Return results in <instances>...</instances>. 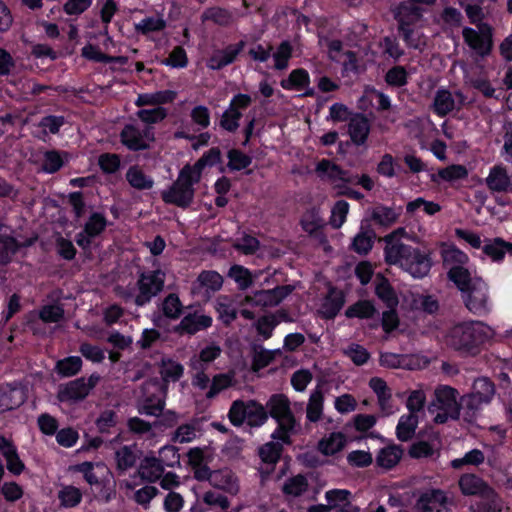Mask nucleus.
Returning <instances> with one entry per match:
<instances>
[{
    "mask_svg": "<svg viewBox=\"0 0 512 512\" xmlns=\"http://www.w3.org/2000/svg\"><path fill=\"white\" fill-rule=\"evenodd\" d=\"M449 279L461 291L466 308L477 315L488 311V287L479 277H472L461 265H455L448 272Z\"/></svg>",
    "mask_w": 512,
    "mask_h": 512,
    "instance_id": "1",
    "label": "nucleus"
},
{
    "mask_svg": "<svg viewBox=\"0 0 512 512\" xmlns=\"http://www.w3.org/2000/svg\"><path fill=\"white\" fill-rule=\"evenodd\" d=\"M81 367L82 360L78 356L67 357L56 363V370L63 377H71L77 374Z\"/></svg>",
    "mask_w": 512,
    "mask_h": 512,
    "instance_id": "42",
    "label": "nucleus"
},
{
    "mask_svg": "<svg viewBox=\"0 0 512 512\" xmlns=\"http://www.w3.org/2000/svg\"><path fill=\"white\" fill-rule=\"evenodd\" d=\"M279 441L266 443L260 448L259 455L263 462L275 464L279 460L283 449L282 443Z\"/></svg>",
    "mask_w": 512,
    "mask_h": 512,
    "instance_id": "46",
    "label": "nucleus"
},
{
    "mask_svg": "<svg viewBox=\"0 0 512 512\" xmlns=\"http://www.w3.org/2000/svg\"><path fill=\"white\" fill-rule=\"evenodd\" d=\"M484 460H485L484 453L479 449H473V450L469 451L468 453H466L464 455V457L459 458V459H454L451 462V466L454 469H460L464 465L478 466V465L482 464L484 462Z\"/></svg>",
    "mask_w": 512,
    "mask_h": 512,
    "instance_id": "51",
    "label": "nucleus"
},
{
    "mask_svg": "<svg viewBox=\"0 0 512 512\" xmlns=\"http://www.w3.org/2000/svg\"><path fill=\"white\" fill-rule=\"evenodd\" d=\"M241 116V112L237 109L228 108L222 115L220 126L229 132H234L239 127L238 121Z\"/></svg>",
    "mask_w": 512,
    "mask_h": 512,
    "instance_id": "60",
    "label": "nucleus"
},
{
    "mask_svg": "<svg viewBox=\"0 0 512 512\" xmlns=\"http://www.w3.org/2000/svg\"><path fill=\"white\" fill-rule=\"evenodd\" d=\"M176 93L171 90L158 91L154 93L140 94L135 102L138 107L144 105H160L172 102Z\"/></svg>",
    "mask_w": 512,
    "mask_h": 512,
    "instance_id": "30",
    "label": "nucleus"
},
{
    "mask_svg": "<svg viewBox=\"0 0 512 512\" xmlns=\"http://www.w3.org/2000/svg\"><path fill=\"white\" fill-rule=\"evenodd\" d=\"M266 408L270 416L278 423V429L272 434V438L289 444V434L296 425V419L290 409L289 399L283 394L272 395L266 404Z\"/></svg>",
    "mask_w": 512,
    "mask_h": 512,
    "instance_id": "5",
    "label": "nucleus"
},
{
    "mask_svg": "<svg viewBox=\"0 0 512 512\" xmlns=\"http://www.w3.org/2000/svg\"><path fill=\"white\" fill-rule=\"evenodd\" d=\"M416 3L402 2L393 10L398 26H412L421 19L422 9Z\"/></svg>",
    "mask_w": 512,
    "mask_h": 512,
    "instance_id": "14",
    "label": "nucleus"
},
{
    "mask_svg": "<svg viewBox=\"0 0 512 512\" xmlns=\"http://www.w3.org/2000/svg\"><path fill=\"white\" fill-rule=\"evenodd\" d=\"M245 43L240 41L237 44L229 45L223 50L216 51L208 61V67L213 70H219L231 64L237 55L244 48Z\"/></svg>",
    "mask_w": 512,
    "mask_h": 512,
    "instance_id": "15",
    "label": "nucleus"
},
{
    "mask_svg": "<svg viewBox=\"0 0 512 512\" xmlns=\"http://www.w3.org/2000/svg\"><path fill=\"white\" fill-rule=\"evenodd\" d=\"M308 489V481L305 476L299 474L286 480L282 491L286 496L299 497Z\"/></svg>",
    "mask_w": 512,
    "mask_h": 512,
    "instance_id": "37",
    "label": "nucleus"
},
{
    "mask_svg": "<svg viewBox=\"0 0 512 512\" xmlns=\"http://www.w3.org/2000/svg\"><path fill=\"white\" fill-rule=\"evenodd\" d=\"M375 232L372 229H363L358 233L352 242V249L358 254H367L373 246Z\"/></svg>",
    "mask_w": 512,
    "mask_h": 512,
    "instance_id": "35",
    "label": "nucleus"
},
{
    "mask_svg": "<svg viewBox=\"0 0 512 512\" xmlns=\"http://www.w3.org/2000/svg\"><path fill=\"white\" fill-rule=\"evenodd\" d=\"M465 103V97L461 92H456L455 96L450 91L441 89L435 94L433 107L438 116H446L455 108L460 109Z\"/></svg>",
    "mask_w": 512,
    "mask_h": 512,
    "instance_id": "12",
    "label": "nucleus"
},
{
    "mask_svg": "<svg viewBox=\"0 0 512 512\" xmlns=\"http://www.w3.org/2000/svg\"><path fill=\"white\" fill-rule=\"evenodd\" d=\"M375 291L388 308H395L398 305V298L387 279L382 278L377 284Z\"/></svg>",
    "mask_w": 512,
    "mask_h": 512,
    "instance_id": "41",
    "label": "nucleus"
},
{
    "mask_svg": "<svg viewBox=\"0 0 512 512\" xmlns=\"http://www.w3.org/2000/svg\"><path fill=\"white\" fill-rule=\"evenodd\" d=\"M246 414V421L250 426H260L268 418L265 407L253 400L247 402Z\"/></svg>",
    "mask_w": 512,
    "mask_h": 512,
    "instance_id": "39",
    "label": "nucleus"
},
{
    "mask_svg": "<svg viewBox=\"0 0 512 512\" xmlns=\"http://www.w3.org/2000/svg\"><path fill=\"white\" fill-rule=\"evenodd\" d=\"M228 276L238 284V287L241 290L247 289L253 283L249 270L239 265L232 266L229 270Z\"/></svg>",
    "mask_w": 512,
    "mask_h": 512,
    "instance_id": "48",
    "label": "nucleus"
},
{
    "mask_svg": "<svg viewBox=\"0 0 512 512\" xmlns=\"http://www.w3.org/2000/svg\"><path fill=\"white\" fill-rule=\"evenodd\" d=\"M385 260L390 265H400L413 277L418 278L426 276L431 268V259L428 254L401 241L386 244Z\"/></svg>",
    "mask_w": 512,
    "mask_h": 512,
    "instance_id": "2",
    "label": "nucleus"
},
{
    "mask_svg": "<svg viewBox=\"0 0 512 512\" xmlns=\"http://www.w3.org/2000/svg\"><path fill=\"white\" fill-rule=\"evenodd\" d=\"M448 502L444 491L431 489L423 492L416 502V509L421 512L439 511Z\"/></svg>",
    "mask_w": 512,
    "mask_h": 512,
    "instance_id": "13",
    "label": "nucleus"
},
{
    "mask_svg": "<svg viewBox=\"0 0 512 512\" xmlns=\"http://www.w3.org/2000/svg\"><path fill=\"white\" fill-rule=\"evenodd\" d=\"M309 82L308 73L304 69L293 70L287 80H283L281 85L283 88L288 89L293 86L304 87Z\"/></svg>",
    "mask_w": 512,
    "mask_h": 512,
    "instance_id": "63",
    "label": "nucleus"
},
{
    "mask_svg": "<svg viewBox=\"0 0 512 512\" xmlns=\"http://www.w3.org/2000/svg\"><path fill=\"white\" fill-rule=\"evenodd\" d=\"M417 425H418L417 414H408V415L402 416L400 418L397 428H396L397 438L400 441L410 440L415 434Z\"/></svg>",
    "mask_w": 512,
    "mask_h": 512,
    "instance_id": "31",
    "label": "nucleus"
},
{
    "mask_svg": "<svg viewBox=\"0 0 512 512\" xmlns=\"http://www.w3.org/2000/svg\"><path fill=\"white\" fill-rule=\"evenodd\" d=\"M485 182L492 192H506L509 190L512 181L505 167L495 165L490 169Z\"/></svg>",
    "mask_w": 512,
    "mask_h": 512,
    "instance_id": "18",
    "label": "nucleus"
},
{
    "mask_svg": "<svg viewBox=\"0 0 512 512\" xmlns=\"http://www.w3.org/2000/svg\"><path fill=\"white\" fill-rule=\"evenodd\" d=\"M484 329L481 322L456 325L447 333L446 344L454 350L468 352L485 340Z\"/></svg>",
    "mask_w": 512,
    "mask_h": 512,
    "instance_id": "6",
    "label": "nucleus"
},
{
    "mask_svg": "<svg viewBox=\"0 0 512 512\" xmlns=\"http://www.w3.org/2000/svg\"><path fill=\"white\" fill-rule=\"evenodd\" d=\"M247 402L236 400L232 403L229 410V420L234 426H241L247 418Z\"/></svg>",
    "mask_w": 512,
    "mask_h": 512,
    "instance_id": "55",
    "label": "nucleus"
},
{
    "mask_svg": "<svg viewBox=\"0 0 512 512\" xmlns=\"http://www.w3.org/2000/svg\"><path fill=\"white\" fill-rule=\"evenodd\" d=\"M426 403V395L422 389L413 390L410 392L406 407L409 410V414H417L423 410Z\"/></svg>",
    "mask_w": 512,
    "mask_h": 512,
    "instance_id": "57",
    "label": "nucleus"
},
{
    "mask_svg": "<svg viewBox=\"0 0 512 512\" xmlns=\"http://www.w3.org/2000/svg\"><path fill=\"white\" fill-rule=\"evenodd\" d=\"M323 410V394L321 390H315L309 399L306 413L307 418L311 422H317L320 420Z\"/></svg>",
    "mask_w": 512,
    "mask_h": 512,
    "instance_id": "44",
    "label": "nucleus"
},
{
    "mask_svg": "<svg viewBox=\"0 0 512 512\" xmlns=\"http://www.w3.org/2000/svg\"><path fill=\"white\" fill-rule=\"evenodd\" d=\"M24 402L21 390L10 387L0 388V413L19 407Z\"/></svg>",
    "mask_w": 512,
    "mask_h": 512,
    "instance_id": "28",
    "label": "nucleus"
},
{
    "mask_svg": "<svg viewBox=\"0 0 512 512\" xmlns=\"http://www.w3.org/2000/svg\"><path fill=\"white\" fill-rule=\"evenodd\" d=\"M375 312L374 306L369 301H359L354 305L348 307L345 315L348 318L359 317V318H370Z\"/></svg>",
    "mask_w": 512,
    "mask_h": 512,
    "instance_id": "52",
    "label": "nucleus"
},
{
    "mask_svg": "<svg viewBox=\"0 0 512 512\" xmlns=\"http://www.w3.org/2000/svg\"><path fill=\"white\" fill-rule=\"evenodd\" d=\"M292 54V47L288 41H283L278 47L273 57L275 59V68L282 70L288 65V60Z\"/></svg>",
    "mask_w": 512,
    "mask_h": 512,
    "instance_id": "64",
    "label": "nucleus"
},
{
    "mask_svg": "<svg viewBox=\"0 0 512 512\" xmlns=\"http://www.w3.org/2000/svg\"><path fill=\"white\" fill-rule=\"evenodd\" d=\"M106 227V219L99 213H93L85 224V233L89 236H98Z\"/></svg>",
    "mask_w": 512,
    "mask_h": 512,
    "instance_id": "61",
    "label": "nucleus"
},
{
    "mask_svg": "<svg viewBox=\"0 0 512 512\" xmlns=\"http://www.w3.org/2000/svg\"><path fill=\"white\" fill-rule=\"evenodd\" d=\"M458 484L462 494L465 496L480 497L489 488V485L475 474L462 475Z\"/></svg>",
    "mask_w": 512,
    "mask_h": 512,
    "instance_id": "22",
    "label": "nucleus"
},
{
    "mask_svg": "<svg viewBox=\"0 0 512 512\" xmlns=\"http://www.w3.org/2000/svg\"><path fill=\"white\" fill-rule=\"evenodd\" d=\"M344 305V296L342 292L331 289L325 298L320 313L326 319L334 318Z\"/></svg>",
    "mask_w": 512,
    "mask_h": 512,
    "instance_id": "27",
    "label": "nucleus"
},
{
    "mask_svg": "<svg viewBox=\"0 0 512 512\" xmlns=\"http://www.w3.org/2000/svg\"><path fill=\"white\" fill-rule=\"evenodd\" d=\"M346 443V437L341 432H333L319 442V450L325 455L339 452Z\"/></svg>",
    "mask_w": 512,
    "mask_h": 512,
    "instance_id": "34",
    "label": "nucleus"
},
{
    "mask_svg": "<svg viewBox=\"0 0 512 512\" xmlns=\"http://www.w3.org/2000/svg\"><path fill=\"white\" fill-rule=\"evenodd\" d=\"M403 456V449L398 445L382 448L376 456V465L384 470L394 468Z\"/></svg>",
    "mask_w": 512,
    "mask_h": 512,
    "instance_id": "23",
    "label": "nucleus"
},
{
    "mask_svg": "<svg viewBox=\"0 0 512 512\" xmlns=\"http://www.w3.org/2000/svg\"><path fill=\"white\" fill-rule=\"evenodd\" d=\"M223 284L222 276L212 270L202 271L192 284V293L209 298L210 293L218 291Z\"/></svg>",
    "mask_w": 512,
    "mask_h": 512,
    "instance_id": "11",
    "label": "nucleus"
},
{
    "mask_svg": "<svg viewBox=\"0 0 512 512\" xmlns=\"http://www.w3.org/2000/svg\"><path fill=\"white\" fill-rule=\"evenodd\" d=\"M463 37L467 44L481 55L489 53L491 48L490 36L484 32H477L472 28L463 30Z\"/></svg>",
    "mask_w": 512,
    "mask_h": 512,
    "instance_id": "24",
    "label": "nucleus"
},
{
    "mask_svg": "<svg viewBox=\"0 0 512 512\" xmlns=\"http://www.w3.org/2000/svg\"><path fill=\"white\" fill-rule=\"evenodd\" d=\"M18 248V243L13 237L0 236V266L8 264Z\"/></svg>",
    "mask_w": 512,
    "mask_h": 512,
    "instance_id": "45",
    "label": "nucleus"
},
{
    "mask_svg": "<svg viewBox=\"0 0 512 512\" xmlns=\"http://www.w3.org/2000/svg\"><path fill=\"white\" fill-rule=\"evenodd\" d=\"M138 118L147 124H154L162 121L167 116V111L163 107H155L152 109H142L137 112Z\"/></svg>",
    "mask_w": 512,
    "mask_h": 512,
    "instance_id": "58",
    "label": "nucleus"
},
{
    "mask_svg": "<svg viewBox=\"0 0 512 512\" xmlns=\"http://www.w3.org/2000/svg\"><path fill=\"white\" fill-rule=\"evenodd\" d=\"M294 289L293 285H282L273 289L255 291L252 295H247L244 302L262 308L275 307L289 296Z\"/></svg>",
    "mask_w": 512,
    "mask_h": 512,
    "instance_id": "10",
    "label": "nucleus"
},
{
    "mask_svg": "<svg viewBox=\"0 0 512 512\" xmlns=\"http://www.w3.org/2000/svg\"><path fill=\"white\" fill-rule=\"evenodd\" d=\"M100 380L92 374L88 379L81 377L59 386L57 399L60 402H77L85 399Z\"/></svg>",
    "mask_w": 512,
    "mask_h": 512,
    "instance_id": "9",
    "label": "nucleus"
},
{
    "mask_svg": "<svg viewBox=\"0 0 512 512\" xmlns=\"http://www.w3.org/2000/svg\"><path fill=\"white\" fill-rule=\"evenodd\" d=\"M198 172H194L190 165H185L179 172L176 181L166 190L161 192L162 200L180 208L189 207L194 199V184L199 183Z\"/></svg>",
    "mask_w": 512,
    "mask_h": 512,
    "instance_id": "3",
    "label": "nucleus"
},
{
    "mask_svg": "<svg viewBox=\"0 0 512 512\" xmlns=\"http://www.w3.org/2000/svg\"><path fill=\"white\" fill-rule=\"evenodd\" d=\"M210 484L213 487L223 490L231 495H235L239 491L237 478L228 469L213 471Z\"/></svg>",
    "mask_w": 512,
    "mask_h": 512,
    "instance_id": "21",
    "label": "nucleus"
},
{
    "mask_svg": "<svg viewBox=\"0 0 512 512\" xmlns=\"http://www.w3.org/2000/svg\"><path fill=\"white\" fill-rule=\"evenodd\" d=\"M215 309L218 312L219 319L225 325H230L237 318L235 301L229 296L221 295L217 297Z\"/></svg>",
    "mask_w": 512,
    "mask_h": 512,
    "instance_id": "25",
    "label": "nucleus"
},
{
    "mask_svg": "<svg viewBox=\"0 0 512 512\" xmlns=\"http://www.w3.org/2000/svg\"><path fill=\"white\" fill-rule=\"evenodd\" d=\"M233 376L230 374H218L212 379V384L206 394L208 399L214 398L219 392L232 385Z\"/></svg>",
    "mask_w": 512,
    "mask_h": 512,
    "instance_id": "56",
    "label": "nucleus"
},
{
    "mask_svg": "<svg viewBox=\"0 0 512 512\" xmlns=\"http://www.w3.org/2000/svg\"><path fill=\"white\" fill-rule=\"evenodd\" d=\"M420 207H423V210L428 215H434L441 210V206L438 203L426 201L423 198H417L414 201H410L406 206V210L408 213L412 214Z\"/></svg>",
    "mask_w": 512,
    "mask_h": 512,
    "instance_id": "59",
    "label": "nucleus"
},
{
    "mask_svg": "<svg viewBox=\"0 0 512 512\" xmlns=\"http://www.w3.org/2000/svg\"><path fill=\"white\" fill-rule=\"evenodd\" d=\"M228 159L229 161L227 166L229 167V169L236 171L247 168L252 162L250 156L244 154L243 152L237 149H231L228 152Z\"/></svg>",
    "mask_w": 512,
    "mask_h": 512,
    "instance_id": "53",
    "label": "nucleus"
},
{
    "mask_svg": "<svg viewBox=\"0 0 512 512\" xmlns=\"http://www.w3.org/2000/svg\"><path fill=\"white\" fill-rule=\"evenodd\" d=\"M479 498V501L470 506L471 512H502L503 501L492 487L489 486Z\"/></svg>",
    "mask_w": 512,
    "mask_h": 512,
    "instance_id": "16",
    "label": "nucleus"
},
{
    "mask_svg": "<svg viewBox=\"0 0 512 512\" xmlns=\"http://www.w3.org/2000/svg\"><path fill=\"white\" fill-rule=\"evenodd\" d=\"M163 314L171 319H177L182 312V303L179 297L171 293L162 302Z\"/></svg>",
    "mask_w": 512,
    "mask_h": 512,
    "instance_id": "49",
    "label": "nucleus"
},
{
    "mask_svg": "<svg viewBox=\"0 0 512 512\" xmlns=\"http://www.w3.org/2000/svg\"><path fill=\"white\" fill-rule=\"evenodd\" d=\"M201 18L202 21L210 20L221 26H228L233 21L232 13L220 7H212L206 9L203 12Z\"/></svg>",
    "mask_w": 512,
    "mask_h": 512,
    "instance_id": "40",
    "label": "nucleus"
},
{
    "mask_svg": "<svg viewBox=\"0 0 512 512\" xmlns=\"http://www.w3.org/2000/svg\"><path fill=\"white\" fill-rule=\"evenodd\" d=\"M399 215L400 212L394 208L379 205L372 209L371 219L381 226L389 227L398 220Z\"/></svg>",
    "mask_w": 512,
    "mask_h": 512,
    "instance_id": "32",
    "label": "nucleus"
},
{
    "mask_svg": "<svg viewBox=\"0 0 512 512\" xmlns=\"http://www.w3.org/2000/svg\"><path fill=\"white\" fill-rule=\"evenodd\" d=\"M125 177L130 186L137 190H149L154 185L153 179L137 165L129 167Z\"/></svg>",
    "mask_w": 512,
    "mask_h": 512,
    "instance_id": "29",
    "label": "nucleus"
},
{
    "mask_svg": "<svg viewBox=\"0 0 512 512\" xmlns=\"http://www.w3.org/2000/svg\"><path fill=\"white\" fill-rule=\"evenodd\" d=\"M348 132L354 144H365L370 132L369 120L363 114H356L349 121Z\"/></svg>",
    "mask_w": 512,
    "mask_h": 512,
    "instance_id": "19",
    "label": "nucleus"
},
{
    "mask_svg": "<svg viewBox=\"0 0 512 512\" xmlns=\"http://www.w3.org/2000/svg\"><path fill=\"white\" fill-rule=\"evenodd\" d=\"M351 493L344 489H334L326 492V499L331 510L337 512H358L359 508L353 505L350 500Z\"/></svg>",
    "mask_w": 512,
    "mask_h": 512,
    "instance_id": "20",
    "label": "nucleus"
},
{
    "mask_svg": "<svg viewBox=\"0 0 512 512\" xmlns=\"http://www.w3.org/2000/svg\"><path fill=\"white\" fill-rule=\"evenodd\" d=\"M60 504L66 508L77 506L82 500V492L75 486L64 485L58 492Z\"/></svg>",
    "mask_w": 512,
    "mask_h": 512,
    "instance_id": "38",
    "label": "nucleus"
},
{
    "mask_svg": "<svg viewBox=\"0 0 512 512\" xmlns=\"http://www.w3.org/2000/svg\"><path fill=\"white\" fill-rule=\"evenodd\" d=\"M348 210L349 204L345 200H339L335 203L330 218V225L334 229H339L343 225L346 220Z\"/></svg>",
    "mask_w": 512,
    "mask_h": 512,
    "instance_id": "54",
    "label": "nucleus"
},
{
    "mask_svg": "<svg viewBox=\"0 0 512 512\" xmlns=\"http://www.w3.org/2000/svg\"><path fill=\"white\" fill-rule=\"evenodd\" d=\"M472 393L489 402L495 393V387L488 378H478L474 381Z\"/></svg>",
    "mask_w": 512,
    "mask_h": 512,
    "instance_id": "50",
    "label": "nucleus"
},
{
    "mask_svg": "<svg viewBox=\"0 0 512 512\" xmlns=\"http://www.w3.org/2000/svg\"><path fill=\"white\" fill-rule=\"evenodd\" d=\"M179 463V454L173 446L163 447L159 452V458L145 457L138 468L141 479L147 482H155L164 473V467H173Z\"/></svg>",
    "mask_w": 512,
    "mask_h": 512,
    "instance_id": "7",
    "label": "nucleus"
},
{
    "mask_svg": "<svg viewBox=\"0 0 512 512\" xmlns=\"http://www.w3.org/2000/svg\"><path fill=\"white\" fill-rule=\"evenodd\" d=\"M212 324V318L207 315L190 313L183 317L180 324L177 327V331L180 334H195L198 331L207 329Z\"/></svg>",
    "mask_w": 512,
    "mask_h": 512,
    "instance_id": "17",
    "label": "nucleus"
},
{
    "mask_svg": "<svg viewBox=\"0 0 512 512\" xmlns=\"http://www.w3.org/2000/svg\"><path fill=\"white\" fill-rule=\"evenodd\" d=\"M468 176V170L465 166L454 164L446 168L440 169L437 174L431 175V180L435 183L442 179L447 182H452L459 179H464Z\"/></svg>",
    "mask_w": 512,
    "mask_h": 512,
    "instance_id": "33",
    "label": "nucleus"
},
{
    "mask_svg": "<svg viewBox=\"0 0 512 512\" xmlns=\"http://www.w3.org/2000/svg\"><path fill=\"white\" fill-rule=\"evenodd\" d=\"M184 372L183 366L172 360V359H162L160 365V375L164 382L178 381Z\"/></svg>",
    "mask_w": 512,
    "mask_h": 512,
    "instance_id": "36",
    "label": "nucleus"
},
{
    "mask_svg": "<svg viewBox=\"0 0 512 512\" xmlns=\"http://www.w3.org/2000/svg\"><path fill=\"white\" fill-rule=\"evenodd\" d=\"M165 273L162 270H154L141 273L136 282L138 293L134 298L137 306H144L153 297L157 296L164 288Z\"/></svg>",
    "mask_w": 512,
    "mask_h": 512,
    "instance_id": "8",
    "label": "nucleus"
},
{
    "mask_svg": "<svg viewBox=\"0 0 512 512\" xmlns=\"http://www.w3.org/2000/svg\"><path fill=\"white\" fill-rule=\"evenodd\" d=\"M510 250L512 245L506 243L501 238H496L493 241H489L483 247V252L494 261H500L503 259L506 249Z\"/></svg>",
    "mask_w": 512,
    "mask_h": 512,
    "instance_id": "43",
    "label": "nucleus"
},
{
    "mask_svg": "<svg viewBox=\"0 0 512 512\" xmlns=\"http://www.w3.org/2000/svg\"><path fill=\"white\" fill-rule=\"evenodd\" d=\"M379 361H380L381 366L386 367V368L395 369V368H404V367L408 366L406 356L400 355V354H395V353H390V352L382 353L380 355Z\"/></svg>",
    "mask_w": 512,
    "mask_h": 512,
    "instance_id": "62",
    "label": "nucleus"
},
{
    "mask_svg": "<svg viewBox=\"0 0 512 512\" xmlns=\"http://www.w3.org/2000/svg\"><path fill=\"white\" fill-rule=\"evenodd\" d=\"M221 160V151L219 148L214 147L211 148L207 153H205L197 162L191 166L194 172H198L199 177L201 178V172L206 166H213L216 163H219Z\"/></svg>",
    "mask_w": 512,
    "mask_h": 512,
    "instance_id": "47",
    "label": "nucleus"
},
{
    "mask_svg": "<svg viewBox=\"0 0 512 512\" xmlns=\"http://www.w3.org/2000/svg\"><path fill=\"white\" fill-rule=\"evenodd\" d=\"M458 396L459 392L451 386L440 385L434 390V398L427 409L435 414L433 421L436 424H444L448 419H459L461 403L457 401Z\"/></svg>",
    "mask_w": 512,
    "mask_h": 512,
    "instance_id": "4",
    "label": "nucleus"
},
{
    "mask_svg": "<svg viewBox=\"0 0 512 512\" xmlns=\"http://www.w3.org/2000/svg\"><path fill=\"white\" fill-rule=\"evenodd\" d=\"M120 137L121 142L130 150L138 151L149 148V144L144 143V140L141 138L140 129L134 125H126L122 129Z\"/></svg>",
    "mask_w": 512,
    "mask_h": 512,
    "instance_id": "26",
    "label": "nucleus"
}]
</instances>
